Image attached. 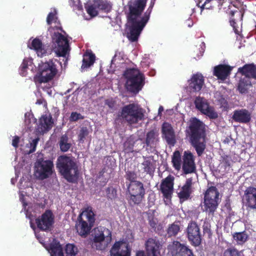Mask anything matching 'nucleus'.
Here are the masks:
<instances>
[{"label": "nucleus", "instance_id": "f704fd0d", "mask_svg": "<svg viewBox=\"0 0 256 256\" xmlns=\"http://www.w3.org/2000/svg\"><path fill=\"white\" fill-rule=\"evenodd\" d=\"M95 5L98 9L106 13L110 12L112 9V4L107 0H95Z\"/></svg>", "mask_w": 256, "mask_h": 256}, {"label": "nucleus", "instance_id": "0e129e2a", "mask_svg": "<svg viewBox=\"0 0 256 256\" xmlns=\"http://www.w3.org/2000/svg\"><path fill=\"white\" fill-rule=\"evenodd\" d=\"M105 172V170L104 169H103L102 170H101L100 172H99V176H102L104 174Z\"/></svg>", "mask_w": 256, "mask_h": 256}, {"label": "nucleus", "instance_id": "9b49d317", "mask_svg": "<svg viewBox=\"0 0 256 256\" xmlns=\"http://www.w3.org/2000/svg\"><path fill=\"white\" fill-rule=\"evenodd\" d=\"M186 232L188 241L192 246H198L201 244L202 235L200 226L196 222L190 220L188 224Z\"/></svg>", "mask_w": 256, "mask_h": 256}, {"label": "nucleus", "instance_id": "79ce46f5", "mask_svg": "<svg viewBox=\"0 0 256 256\" xmlns=\"http://www.w3.org/2000/svg\"><path fill=\"white\" fill-rule=\"evenodd\" d=\"M66 256H76L78 252L77 247L74 244H68L65 248Z\"/></svg>", "mask_w": 256, "mask_h": 256}, {"label": "nucleus", "instance_id": "b1692460", "mask_svg": "<svg viewBox=\"0 0 256 256\" xmlns=\"http://www.w3.org/2000/svg\"><path fill=\"white\" fill-rule=\"evenodd\" d=\"M244 199L248 206L256 209V188L251 186L248 188L244 191Z\"/></svg>", "mask_w": 256, "mask_h": 256}, {"label": "nucleus", "instance_id": "6e6d98bb", "mask_svg": "<svg viewBox=\"0 0 256 256\" xmlns=\"http://www.w3.org/2000/svg\"><path fill=\"white\" fill-rule=\"evenodd\" d=\"M56 23L58 24V25L54 26V27L52 28L54 30H59L60 32H64V34H66L65 31L62 29V28L61 26L60 22L59 20H58L57 22H56Z\"/></svg>", "mask_w": 256, "mask_h": 256}, {"label": "nucleus", "instance_id": "c03bdc74", "mask_svg": "<svg viewBox=\"0 0 256 256\" xmlns=\"http://www.w3.org/2000/svg\"><path fill=\"white\" fill-rule=\"evenodd\" d=\"M97 9L98 8L95 5V0L93 1L92 4L89 5L86 7L87 13L92 17L96 16L98 14Z\"/></svg>", "mask_w": 256, "mask_h": 256}, {"label": "nucleus", "instance_id": "c85d7f7f", "mask_svg": "<svg viewBox=\"0 0 256 256\" xmlns=\"http://www.w3.org/2000/svg\"><path fill=\"white\" fill-rule=\"evenodd\" d=\"M46 250L50 254V256H64L62 248L60 242L56 240L50 243Z\"/></svg>", "mask_w": 256, "mask_h": 256}, {"label": "nucleus", "instance_id": "8fccbe9b", "mask_svg": "<svg viewBox=\"0 0 256 256\" xmlns=\"http://www.w3.org/2000/svg\"><path fill=\"white\" fill-rule=\"evenodd\" d=\"M142 194H130V200L134 204H138L142 200Z\"/></svg>", "mask_w": 256, "mask_h": 256}, {"label": "nucleus", "instance_id": "09e8293b", "mask_svg": "<svg viewBox=\"0 0 256 256\" xmlns=\"http://www.w3.org/2000/svg\"><path fill=\"white\" fill-rule=\"evenodd\" d=\"M126 179L130 181V183L133 182H137L136 180V172L132 171H127L126 174Z\"/></svg>", "mask_w": 256, "mask_h": 256}, {"label": "nucleus", "instance_id": "4be33fe9", "mask_svg": "<svg viewBox=\"0 0 256 256\" xmlns=\"http://www.w3.org/2000/svg\"><path fill=\"white\" fill-rule=\"evenodd\" d=\"M189 88L192 92H199L204 84V78L200 74H194L188 80Z\"/></svg>", "mask_w": 256, "mask_h": 256}, {"label": "nucleus", "instance_id": "e2e57ef3", "mask_svg": "<svg viewBox=\"0 0 256 256\" xmlns=\"http://www.w3.org/2000/svg\"><path fill=\"white\" fill-rule=\"evenodd\" d=\"M164 110V108L162 106H160L158 108V114H160Z\"/></svg>", "mask_w": 256, "mask_h": 256}, {"label": "nucleus", "instance_id": "c9c22d12", "mask_svg": "<svg viewBox=\"0 0 256 256\" xmlns=\"http://www.w3.org/2000/svg\"><path fill=\"white\" fill-rule=\"evenodd\" d=\"M96 60L95 55L92 53H86L84 56L82 68H87L92 66Z\"/></svg>", "mask_w": 256, "mask_h": 256}, {"label": "nucleus", "instance_id": "9d476101", "mask_svg": "<svg viewBox=\"0 0 256 256\" xmlns=\"http://www.w3.org/2000/svg\"><path fill=\"white\" fill-rule=\"evenodd\" d=\"M38 72L40 82H47L52 80L56 74L58 70L53 60H50L38 65Z\"/></svg>", "mask_w": 256, "mask_h": 256}, {"label": "nucleus", "instance_id": "de8ad7c7", "mask_svg": "<svg viewBox=\"0 0 256 256\" xmlns=\"http://www.w3.org/2000/svg\"><path fill=\"white\" fill-rule=\"evenodd\" d=\"M40 138H36L32 140V141L30 144V150L28 152V154H30L34 152L36 150V147L38 144V142L39 141Z\"/></svg>", "mask_w": 256, "mask_h": 256}, {"label": "nucleus", "instance_id": "6ab92c4d", "mask_svg": "<svg viewBox=\"0 0 256 256\" xmlns=\"http://www.w3.org/2000/svg\"><path fill=\"white\" fill-rule=\"evenodd\" d=\"M158 133L156 130H152L146 135V139L145 140L146 144V150L148 153L156 154L157 152L156 146L158 142Z\"/></svg>", "mask_w": 256, "mask_h": 256}, {"label": "nucleus", "instance_id": "20e7f679", "mask_svg": "<svg viewBox=\"0 0 256 256\" xmlns=\"http://www.w3.org/2000/svg\"><path fill=\"white\" fill-rule=\"evenodd\" d=\"M92 235L91 246L96 250H104L112 240L111 231L104 227L95 228Z\"/></svg>", "mask_w": 256, "mask_h": 256}, {"label": "nucleus", "instance_id": "2f4dec72", "mask_svg": "<svg viewBox=\"0 0 256 256\" xmlns=\"http://www.w3.org/2000/svg\"><path fill=\"white\" fill-rule=\"evenodd\" d=\"M252 85V82L248 78H241L238 86V90L242 94H246L248 88Z\"/></svg>", "mask_w": 256, "mask_h": 256}, {"label": "nucleus", "instance_id": "a19ab883", "mask_svg": "<svg viewBox=\"0 0 256 256\" xmlns=\"http://www.w3.org/2000/svg\"><path fill=\"white\" fill-rule=\"evenodd\" d=\"M223 256H243V254L242 251L234 247H231L224 250Z\"/></svg>", "mask_w": 256, "mask_h": 256}, {"label": "nucleus", "instance_id": "ddd939ff", "mask_svg": "<svg viewBox=\"0 0 256 256\" xmlns=\"http://www.w3.org/2000/svg\"><path fill=\"white\" fill-rule=\"evenodd\" d=\"M54 222V216L50 210H46L40 217L36 220L38 228L43 231L50 230Z\"/></svg>", "mask_w": 256, "mask_h": 256}, {"label": "nucleus", "instance_id": "5701e85b", "mask_svg": "<svg viewBox=\"0 0 256 256\" xmlns=\"http://www.w3.org/2000/svg\"><path fill=\"white\" fill-rule=\"evenodd\" d=\"M232 118L236 122L246 124L251 120V114L246 109L236 110L234 112Z\"/></svg>", "mask_w": 256, "mask_h": 256}, {"label": "nucleus", "instance_id": "774afa93", "mask_svg": "<svg viewBox=\"0 0 256 256\" xmlns=\"http://www.w3.org/2000/svg\"><path fill=\"white\" fill-rule=\"evenodd\" d=\"M188 22H189L188 23V26L189 27H191V26H192V22H190V20H188Z\"/></svg>", "mask_w": 256, "mask_h": 256}, {"label": "nucleus", "instance_id": "a878e982", "mask_svg": "<svg viewBox=\"0 0 256 256\" xmlns=\"http://www.w3.org/2000/svg\"><path fill=\"white\" fill-rule=\"evenodd\" d=\"M232 69L228 66L220 64L214 68L213 74L218 79L224 80L230 74Z\"/></svg>", "mask_w": 256, "mask_h": 256}, {"label": "nucleus", "instance_id": "bf43d9fd", "mask_svg": "<svg viewBox=\"0 0 256 256\" xmlns=\"http://www.w3.org/2000/svg\"><path fill=\"white\" fill-rule=\"evenodd\" d=\"M136 256H144V250H138L136 252Z\"/></svg>", "mask_w": 256, "mask_h": 256}, {"label": "nucleus", "instance_id": "2eb2a0df", "mask_svg": "<svg viewBox=\"0 0 256 256\" xmlns=\"http://www.w3.org/2000/svg\"><path fill=\"white\" fill-rule=\"evenodd\" d=\"M174 177L169 174L166 178L162 179L160 184V190L164 198L170 199L174 190Z\"/></svg>", "mask_w": 256, "mask_h": 256}, {"label": "nucleus", "instance_id": "e433bc0d", "mask_svg": "<svg viewBox=\"0 0 256 256\" xmlns=\"http://www.w3.org/2000/svg\"><path fill=\"white\" fill-rule=\"evenodd\" d=\"M180 224L179 222H175L172 224H169L166 232L168 236H176L180 232Z\"/></svg>", "mask_w": 256, "mask_h": 256}, {"label": "nucleus", "instance_id": "864d4df0", "mask_svg": "<svg viewBox=\"0 0 256 256\" xmlns=\"http://www.w3.org/2000/svg\"><path fill=\"white\" fill-rule=\"evenodd\" d=\"M153 5H154V4H152V2L151 4H150V6L149 7L148 10H147L146 12H145V20H144L145 25L146 24V22H148V21L149 20V15H150V14L151 12L152 9V8L153 6Z\"/></svg>", "mask_w": 256, "mask_h": 256}, {"label": "nucleus", "instance_id": "603ef678", "mask_svg": "<svg viewBox=\"0 0 256 256\" xmlns=\"http://www.w3.org/2000/svg\"><path fill=\"white\" fill-rule=\"evenodd\" d=\"M84 118V116L76 112H72L70 117V120L71 122H76L78 120H82Z\"/></svg>", "mask_w": 256, "mask_h": 256}, {"label": "nucleus", "instance_id": "58836bf2", "mask_svg": "<svg viewBox=\"0 0 256 256\" xmlns=\"http://www.w3.org/2000/svg\"><path fill=\"white\" fill-rule=\"evenodd\" d=\"M172 163L174 167L177 170L181 168V156L179 151H175L172 156Z\"/></svg>", "mask_w": 256, "mask_h": 256}, {"label": "nucleus", "instance_id": "0eeeda50", "mask_svg": "<svg viewBox=\"0 0 256 256\" xmlns=\"http://www.w3.org/2000/svg\"><path fill=\"white\" fill-rule=\"evenodd\" d=\"M219 194L215 186H211L206 191L202 207L204 211L213 214L218 206Z\"/></svg>", "mask_w": 256, "mask_h": 256}, {"label": "nucleus", "instance_id": "5fc2aeb1", "mask_svg": "<svg viewBox=\"0 0 256 256\" xmlns=\"http://www.w3.org/2000/svg\"><path fill=\"white\" fill-rule=\"evenodd\" d=\"M20 142V137L18 136H14L12 140V146L15 148H17L18 146V143Z\"/></svg>", "mask_w": 256, "mask_h": 256}, {"label": "nucleus", "instance_id": "bb28decb", "mask_svg": "<svg viewBox=\"0 0 256 256\" xmlns=\"http://www.w3.org/2000/svg\"><path fill=\"white\" fill-rule=\"evenodd\" d=\"M145 246L146 250L147 256H158L157 252L158 248V242L154 238H149Z\"/></svg>", "mask_w": 256, "mask_h": 256}, {"label": "nucleus", "instance_id": "680f3d73", "mask_svg": "<svg viewBox=\"0 0 256 256\" xmlns=\"http://www.w3.org/2000/svg\"><path fill=\"white\" fill-rule=\"evenodd\" d=\"M43 102V100L42 99H38L37 100L36 104H41Z\"/></svg>", "mask_w": 256, "mask_h": 256}, {"label": "nucleus", "instance_id": "13d9d810", "mask_svg": "<svg viewBox=\"0 0 256 256\" xmlns=\"http://www.w3.org/2000/svg\"><path fill=\"white\" fill-rule=\"evenodd\" d=\"M106 104H107L110 108H112L114 106V103L112 102V101H110L109 100H106Z\"/></svg>", "mask_w": 256, "mask_h": 256}, {"label": "nucleus", "instance_id": "1a4fd4ad", "mask_svg": "<svg viewBox=\"0 0 256 256\" xmlns=\"http://www.w3.org/2000/svg\"><path fill=\"white\" fill-rule=\"evenodd\" d=\"M120 116L129 124H133L142 118L143 113L137 104H130L122 108Z\"/></svg>", "mask_w": 256, "mask_h": 256}, {"label": "nucleus", "instance_id": "052dcab7", "mask_svg": "<svg viewBox=\"0 0 256 256\" xmlns=\"http://www.w3.org/2000/svg\"><path fill=\"white\" fill-rule=\"evenodd\" d=\"M198 6H200L201 8V10L202 11L203 10H204V8H206V9H209L210 8V6H204V4H203L201 6H200L199 5H198Z\"/></svg>", "mask_w": 256, "mask_h": 256}, {"label": "nucleus", "instance_id": "ea45409f", "mask_svg": "<svg viewBox=\"0 0 256 256\" xmlns=\"http://www.w3.org/2000/svg\"><path fill=\"white\" fill-rule=\"evenodd\" d=\"M248 238V234L244 232H235L233 234L234 240L239 244H242L245 242Z\"/></svg>", "mask_w": 256, "mask_h": 256}, {"label": "nucleus", "instance_id": "aec40b11", "mask_svg": "<svg viewBox=\"0 0 256 256\" xmlns=\"http://www.w3.org/2000/svg\"><path fill=\"white\" fill-rule=\"evenodd\" d=\"M172 246V256H194L188 246L178 241L174 242Z\"/></svg>", "mask_w": 256, "mask_h": 256}, {"label": "nucleus", "instance_id": "dca6fc26", "mask_svg": "<svg viewBox=\"0 0 256 256\" xmlns=\"http://www.w3.org/2000/svg\"><path fill=\"white\" fill-rule=\"evenodd\" d=\"M110 256H130L131 249L122 241L114 242L110 251Z\"/></svg>", "mask_w": 256, "mask_h": 256}, {"label": "nucleus", "instance_id": "cd10ccee", "mask_svg": "<svg viewBox=\"0 0 256 256\" xmlns=\"http://www.w3.org/2000/svg\"><path fill=\"white\" fill-rule=\"evenodd\" d=\"M192 178H188L185 184L182 186V190L178 192V196L180 200H185L189 198L192 192Z\"/></svg>", "mask_w": 256, "mask_h": 256}, {"label": "nucleus", "instance_id": "393cba45", "mask_svg": "<svg viewBox=\"0 0 256 256\" xmlns=\"http://www.w3.org/2000/svg\"><path fill=\"white\" fill-rule=\"evenodd\" d=\"M238 72L241 73L244 77L256 80V65L254 64H246L238 69Z\"/></svg>", "mask_w": 256, "mask_h": 256}, {"label": "nucleus", "instance_id": "c756f323", "mask_svg": "<svg viewBox=\"0 0 256 256\" xmlns=\"http://www.w3.org/2000/svg\"><path fill=\"white\" fill-rule=\"evenodd\" d=\"M30 48L36 50L38 56L40 57L44 56L46 52L43 48V44L42 41L38 38H35L32 40Z\"/></svg>", "mask_w": 256, "mask_h": 256}, {"label": "nucleus", "instance_id": "a18cd8bd", "mask_svg": "<svg viewBox=\"0 0 256 256\" xmlns=\"http://www.w3.org/2000/svg\"><path fill=\"white\" fill-rule=\"evenodd\" d=\"M57 12L56 9L54 10L53 12H50L48 14L46 18V22L48 25L52 24V22H57L58 20V18L56 16Z\"/></svg>", "mask_w": 256, "mask_h": 256}, {"label": "nucleus", "instance_id": "69168bd1", "mask_svg": "<svg viewBox=\"0 0 256 256\" xmlns=\"http://www.w3.org/2000/svg\"><path fill=\"white\" fill-rule=\"evenodd\" d=\"M212 1V0H206L205 2H204V6H206V4H209V3Z\"/></svg>", "mask_w": 256, "mask_h": 256}, {"label": "nucleus", "instance_id": "423d86ee", "mask_svg": "<svg viewBox=\"0 0 256 256\" xmlns=\"http://www.w3.org/2000/svg\"><path fill=\"white\" fill-rule=\"evenodd\" d=\"M78 220L77 232L80 236L86 238L90 232L95 221L94 214L92 208H88L83 211L79 216Z\"/></svg>", "mask_w": 256, "mask_h": 256}, {"label": "nucleus", "instance_id": "f3484780", "mask_svg": "<svg viewBox=\"0 0 256 256\" xmlns=\"http://www.w3.org/2000/svg\"><path fill=\"white\" fill-rule=\"evenodd\" d=\"M162 138L168 145L174 146L176 143V135L172 125L164 122L162 126Z\"/></svg>", "mask_w": 256, "mask_h": 256}, {"label": "nucleus", "instance_id": "412c9836", "mask_svg": "<svg viewBox=\"0 0 256 256\" xmlns=\"http://www.w3.org/2000/svg\"><path fill=\"white\" fill-rule=\"evenodd\" d=\"M54 124L52 117L50 115H43L39 120L36 130L40 134H44L50 130Z\"/></svg>", "mask_w": 256, "mask_h": 256}, {"label": "nucleus", "instance_id": "4468645a", "mask_svg": "<svg viewBox=\"0 0 256 256\" xmlns=\"http://www.w3.org/2000/svg\"><path fill=\"white\" fill-rule=\"evenodd\" d=\"M194 104L197 109L210 118L215 119L218 117L217 112L214 111L212 107L208 105L205 98L197 97L194 100Z\"/></svg>", "mask_w": 256, "mask_h": 256}, {"label": "nucleus", "instance_id": "4d7b16f0", "mask_svg": "<svg viewBox=\"0 0 256 256\" xmlns=\"http://www.w3.org/2000/svg\"><path fill=\"white\" fill-rule=\"evenodd\" d=\"M219 101L220 102L222 106L224 107V108H228V102L224 98H221Z\"/></svg>", "mask_w": 256, "mask_h": 256}, {"label": "nucleus", "instance_id": "7c9ffc66", "mask_svg": "<svg viewBox=\"0 0 256 256\" xmlns=\"http://www.w3.org/2000/svg\"><path fill=\"white\" fill-rule=\"evenodd\" d=\"M149 155H146L145 158V171L149 172L150 176L152 175L154 170V156H158L156 154L148 153Z\"/></svg>", "mask_w": 256, "mask_h": 256}, {"label": "nucleus", "instance_id": "49530a36", "mask_svg": "<svg viewBox=\"0 0 256 256\" xmlns=\"http://www.w3.org/2000/svg\"><path fill=\"white\" fill-rule=\"evenodd\" d=\"M203 234L206 235L208 238H210L212 235L210 230V225L208 222H204L202 226Z\"/></svg>", "mask_w": 256, "mask_h": 256}, {"label": "nucleus", "instance_id": "37998d69", "mask_svg": "<svg viewBox=\"0 0 256 256\" xmlns=\"http://www.w3.org/2000/svg\"><path fill=\"white\" fill-rule=\"evenodd\" d=\"M90 132L87 127L81 128L78 134V139L80 142L83 143L86 138L88 136Z\"/></svg>", "mask_w": 256, "mask_h": 256}, {"label": "nucleus", "instance_id": "39448f33", "mask_svg": "<svg viewBox=\"0 0 256 256\" xmlns=\"http://www.w3.org/2000/svg\"><path fill=\"white\" fill-rule=\"evenodd\" d=\"M124 76L126 80L125 87L128 91L136 94L142 90L144 79L138 70L134 68L126 69Z\"/></svg>", "mask_w": 256, "mask_h": 256}, {"label": "nucleus", "instance_id": "f8f14e48", "mask_svg": "<svg viewBox=\"0 0 256 256\" xmlns=\"http://www.w3.org/2000/svg\"><path fill=\"white\" fill-rule=\"evenodd\" d=\"M53 167V162L50 160L38 162L36 166L34 175L38 180L46 179L52 174Z\"/></svg>", "mask_w": 256, "mask_h": 256}, {"label": "nucleus", "instance_id": "3c124183", "mask_svg": "<svg viewBox=\"0 0 256 256\" xmlns=\"http://www.w3.org/2000/svg\"><path fill=\"white\" fill-rule=\"evenodd\" d=\"M28 60L27 58H24L20 66V74L22 76H25V72L28 68Z\"/></svg>", "mask_w": 256, "mask_h": 256}, {"label": "nucleus", "instance_id": "6e6552de", "mask_svg": "<svg viewBox=\"0 0 256 256\" xmlns=\"http://www.w3.org/2000/svg\"><path fill=\"white\" fill-rule=\"evenodd\" d=\"M52 39L56 55L58 56L66 57L70 50L66 37L59 32H54L52 35Z\"/></svg>", "mask_w": 256, "mask_h": 256}, {"label": "nucleus", "instance_id": "72a5a7b5", "mask_svg": "<svg viewBox=\"0 0 256 256\" xmlns=\"http://www.w3.org/2000/svg\"><path fill=\"white\" fill-rule=\"evenodd\" d=\"M58 144L60 150L62 152H68L72 146L69 138L66 134L62 135L60 138Z\"/></svg>", "mask_w": 256, "mask_h": 256}, {"label": "nucleus", "instance_id": "473e14b6", "mask_svg": "<svg viewBox=\"0 0 256 256\" xmlns=\"http://www.w3.org/2000/svg\"><path fill=\"white\" fill-rule=\"evenodd\" d=\"M128 188L130 194H142L143 184L140 182H133L130 183Z\"/></svg>", "mask_w": 256, "mask_h": 256}, {"label": "nucleus", "instance_id": "4c0bfd02", "mask_svg": "<svg viewBox=\"0 0 256 256\" xmlns=\"http://www.w3.org/2000/svg\"><path fill=\"white\" fill-rule=\"evenodd\" d=\"M156 210H149L147 212L148 220L149 224L151 228L154 230L156 228L158 224V220L156 218V216L155 214Z\"/></svg>", "mask_w": 256, "mask_h": 256}, {"label": "nucleus", "instance_id": "a211bd4d", "mask_svg": "<svg viewBox=\"0 0 256 256\" xmlns=\"http://www.w3.org/2000/svg\"><path fill=\"white\" fill-rule=\"evenodd\" d=\"M182 170L184 174L192 173L196 170L194 156L190 152L185 151L184 154Z\"/></svg>", "mask_w": 256, "mask_h": 256}, {"label": "nucleus", "instance_id": "7ed1b4c3", "mask_svg": "<svg viewBox=\"0 0 256 256\" xmlns=\"http://www.w3.org/2000/svg\"><path fill=\"white\" fill-rule=\"evenodd\" d=\"M56 167L67 182L77 184L80 177L78 166L74 159L66 155L60 156L56 160Z\"/></svg>", "mask_w": 256, "mask_h": 256}, {"label": "nucleus", "instance_id": "f257e3e1", "mask_svg": "<svg viewBox=\"0 0 256 256\" xmlns=\"http://www.w3.org/2000/svg\"><path fill=\"white\" fill-rule=\"evenodd\" d=\"M127 16L128 30L126 36L131 42L138 40L144 28V16H141L144 10V0H135L128 5Z\"/></svg>", "mask_w": 256, "mask_h": 256}, {"label": "nucleus", "instance_id": "f03ea898", "mask_svg": "<svg viewBox=\"0 0 256 256\" xmlns=\"http://www.w3.org/2000/svg\"><path fill=\"white\" fill-rule=\"evenodd\" d=\"M188 130L192 146L198 156H201L206 148L205 124L198 118H192L189 120Z\"/></svg>", "mask_w": 256, "mask_h": 256}, {"label": "nucleus", "instance_id": "338daca9", "mask_svg": "<svg viewBox=\"0 0 256 256\" xmlns=\"http://www.w3.org/2000/svg\"><path fill=\"white\" fill-rule=\"evenodd\" d=\"M236 22L234 20H231L230 21V24L232 26H233L234 28H235V26H234V24H235Z\"/></svg>", "mask_w": 256, "mask_h": 256}]
</instances>
